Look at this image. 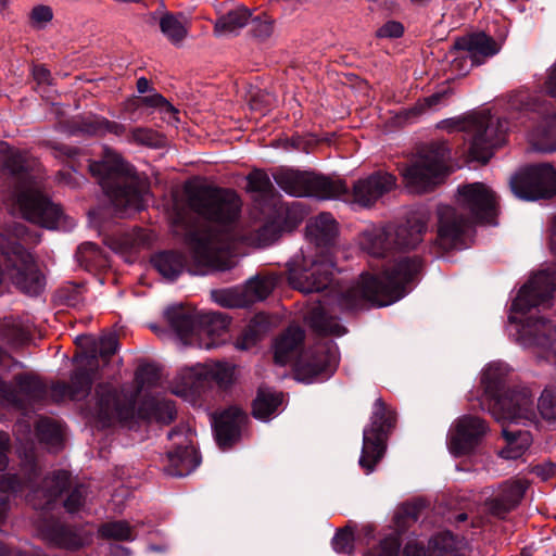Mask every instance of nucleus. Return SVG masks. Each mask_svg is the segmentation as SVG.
Masks as SVG:
<instances>
[{
    "mask_svg": "<svg viewBox=\"0 0 556 556\" xmlns=\"http://www.w3.org/2000/svg\"><path fill=\"white\" fill-rule=\"evenodd\" d=\"M544 139L542 141V149L546 151L556 150V117H554L544 131Z\"/></svg>",
    "mask_w": 556,
    "mask_h": 556,
    "instance_id": "obj_58",
    "label": "nucleus"
},
{
    "mask_svg": "<svg viewBox=\"0 0 556 556\" xmlns=\"http://www.w3.org/2000/svg\"><path fill=\"white\" fill-rule=\"evenodd\" d=\"M152 265L167 280H174L184 270L186 262L178 252H162L153 256Z\"/></svg>",
    "mask_w": 556,
    "mask_h": 556,
    "instance_id": "obj_32",
    "label": "nucleus"
},
{
    "mask_svg": "<svg viewBox=\"0 0 556 556\" xmlns=\"http://www.w3.org/2000/svg\"><path fill=\"white\" fill-rule=\"evenodd\" d=\"M195 369L197 365L181 369L172 384V392L175 395L192 403L197 401L207 387V383H203L200 388H197V390H191L192 384L195 382V378L193 377L197 371Z\"/></svg>",
    "mask_w": 556,
    "mask_h": 556,
    "instance_id": "obj_30",
    "label": "nucleus"
},
{
    "mask_svg": "<svg viewBox=\"0 0 556 556\" xmlns=\"http://www.w3.org/2000/svg\"><path fill=\"white\" fill-rule=\"evenodd\" d=\"M85 500V491L83 489H75L67 497L64 506L67 511L74 513L79 509Z\"/></svg>",
    "mask_w": 556,
    "mask_h": 556,
    "instance_id": "obj_59",
    "label": "nucleus"
},
{
    "mask_svg": "<svg viewBox=\"0 0 556 556\" xmlns=\"http://www.w3.org/2000/svg\"><path fill=\"white\" fill-rule=\"evenodd\" d=\"M457 204L460 212L450 205L438 207L435 243L445 251L458 247L464 233L473 223L493 224L496 216V197L482 182L459 187Z\"/></svg>",
    "mask_w": 556,
    "mask_h": 556,
    "instance_id": "obj_2",
    "label": "nucleus"
},
{
    "mask_svg": "<svg viewBox=\"0 0 556 556\" xmlns=\"http://www.w3.org/2000/svg\"><path fill=\"white\" fill-rule=\"evenodd\" d=\"M25 458L28 463L27 466L29 467L30 473L27 481L24 483L18 481L14 475H0V521L5 518L8 511V496L4 495V493L23 491L24 486L33 488V476L37 475L36 466L33 463V456L28 459V456L26 455Z\"/></svg>",
    "mask_w": 556,
    "mask_h": 556,
    "instance_id": "obj_28",
    "label": "nucleus"
},
{
    "mask_svg": "<svg viewBox=\"0 0 556 556\" xmlns=\"http://www.w3.org/2000/svg\"><path fill=\"white\" fill-rule=\"evenodd\" d=\"M447 130H463L472 136L469 153L472 160L485 164L496 148L505 141L504 124L494 119L489 111L471 113L463 118H451L440 123Z\"/></svg>",
    "mask_w": 556,
    "mask_h": 556,
    "instance_id": "obj_10",
    "label": "nucleus"
},
{
    "mask_svg": "<svg viewBox=\"0 0 556 556\" xmlns=\"http://www.w3.org/2000/svg\"><path fill=\"white\" fill-rule=\"evenodd\" d=\"M403 34L404 26L396 21H388L377 30V36L380 38H400Z\"/></svg>",
    "mask_w": 556,
    "mask_h": 556,
    "instance_id": "obj_56",
    "label": "nucleus"
},
{
    "mask_svg": "<svg viewBox=\"0 0 556 556\" xmlns=\"http://www.w3.org/2000/svg\"><path fill=\"white\" fill-rule=\"evenodd\" d=\"M192 211L207 219L212 226L191 233L188 244L191 251L189 271L204 275L213 270H227L235 266L232 244L241 239L248 245L262 248L271 244L280 233V226L270 222L249 236H240L238 224L242 202L230 189L195 187L187 190Z\"/></svg>",
    "mask_w": 556,
    "mask_h": 556,
    "instance_id": "obj_1",
    "label": "nucleus"
},
{
    "mask_svg": "<svg viewBox=\"0 0 556 556\" xmlns=\"http://www.w3.org/2000/svg\"><path fill=\"white\" fill-rule=\"evenodd\" d=\"M0 162L13 175H21L18 187L14 193V204L22 216L46 228H58L62 211L51 203L39 190L37 182L27 172L26 154L13 152L7 143H0Z\"/></svg>",
    "mask_w": 556,
    "mask_h": 556,
    "instance_id": "obj_6",
    "label": "nucleus"
},
{
    "mask_svg": "<svg viewBox=\"0 0 556 556\" xmlns=\"http://www.w3.org/2000/svg\"><path fill=\"white\" fill-rule=\"evenodd\" d=\"M53 17L50 7L39 4L33 8L29 13L30 25L35 28H43Z\"/></svg>",
    "mask_w": 556,
    "mask_h": 556,
    "instance_id": "obj_53",
    "label": "nucleus"
},
{
    "mask_svg": "<svg viewBox=\"0 0 556 556\" xmlns=\"http://www.w3.org/2000/svg\"><path fill=\"white\" fill-rule=\"evenodd\" d=\"M275 280L270 277L265 278H256L253 280H250L247 285V295L250 298V300H264L269 295L271 290L274 289Z\"/></svg>",
    "mask_w": 556,
    "mask_h": 556,
    "instance_id": "obj_47",
    "label": "nucleus"
},
{
    "mask_svg": "<svg viewBox=\"0 0 556 556\" xmlns=\"http://www.w3.org/2000/svg\"><path fill=\"white\" fill-rule=\"evenodd\" d=\"M510 187L523 200L551 198L556 193V170L549 164L530 166L511 179Z\"/></svg>",
    "mask_w": 556,
    "mask_h": 556,
    "instance_id": "obj_17",
    "label": "nucleus"
},
{
    "mask_svg": "<svg viewBox=\"0 0 556 556\" xmlns=\"http://www.w3.org/2000/svg\"><path fill=\"white\" fill-rule=\"evenodd\" d=\"M29 327L21 320L7 317L0 321V338L12 345H20L29 339Z\"/></svg>",
    "mask_w": 556,
    "mask_h": 556,
    "instance_id": "obj_36",
    "label": "nucleus"
},
{
    "mask_svg": "<svg viewBox=\"0 0 556 556\" xmlns=\"http://www.w3.org/2000/svg\"><path fill=\"white\" fill-rule=\"evenodd\" d=\"M92 175L100 176V185L117 210L138 211L143 206V192L132 176L131 167L122 156L109 151L101 162L90 164Z\"/></svg>",
    "mask_w": 556,
    "mask_h": 556,
    "instance_id": "obj_8",
    "label": "nucleus"
},
{
    "mask_svg": "<svg viewBox=\"0 0 556 556\" xmlns=\"http://www.w3.org/2000/svg\"><path fill=\"white\" fill-rule=\"evenodd\" d=\"M250 16V11L244 7L229 11L216 20L214 25L215 36L220 37L236 34L248 24Z\"/></svg>",
    "mask_w": 556,
    "mask_h": 556,
    "instance_id": "obj_29",
    "label": "nucleus"
},
{
    "mask_svg": "<svg viewBox=\"0 0 556 556\" xmlns=\"http://www.w3.org/2000/svg\"><path fill=\"white\" fill-rule=\"evenodd\" d=\"M140 102L143 108H155L160 110L162 103H164L165 98L160 93H153L146 97H140Z\"/></svg>",
    "mask_w": 556,
    "mask_h": 556,
    "instance_id": "obj_63",
    "label": "nucleus"
},
{
    "mask_svg": "<svg viewBox=\"0 0 556 556\" xmlns=\"http://www.w3.org/2000/svg\"><path fill=\"white\" fill-rule=\"evenodd\" d=\"M338 362L337 350L331 342L318 343L295 363L296 372L304 378L331 372Z\"/></svg>",
    "mask_w": 556,
    "mask_h": 556,
    "instance_id": "obj_20",
    "label": "nucleus"
},
{
    "mask_svg": "<svg viewBox=\"0 0 556 556\" xmlns=\"http://www.w3.org/2000/svg\"><path fill=\"white\" fill-rule=\"evenodd\" d=\"M421 269L418 257H400L380 276L363 274L359 280L337 298V305L342 311L364 308L368 305L387 306L406 293V285Z\"/></svg>",
    "mask_w": 556,
    "mask_h": 556,
    "instance_id": "obj_4",
    "label": "nucleus"
},
{
    "mask_svg": "<svg viewBox=\"0 0 556 556\" xmlns=\"http://www.w3.org/2000/svg\"><path fill=\"white\" fill-rule=\"evenodd\" d=\"M545 89L549 96L556 97V65L548 73Z\"/></svg>",
    "mask_w": 556,
    "mask_h": 556,
    "instance_id": "obj_64",
    "label": "nucleus"
},
{
    "mask_svg": "<svg viewBox=\"0 0 556 556\" xmlns=\"http://www.w3.org/2000/svg\"><path fill=\"white\" fill-rule=\"evenodd\" d=\"M36 433L39 441L46 444L49 450L59 448L63 442L61 425L48 418H41L37 421Z\"/></svg>",
    "mask_w": 556,
    "mask_h": 556,
    "instance_id": "obj_38",
    "label": "nucleus"
},
{
    "mask_svg": "<svg viewBox=\"0 0 556 556\" xmlns=\"http://www.w3.org/2000/svg\"><path fill=\"white\" fill-rule=\"evenodd\" d=\"M168 465L165 470L170 476L182 477L193 471L199 463V456L192 445L178 446L167 453Z\"/></svg>",
    "mask_w": 556,
    "mask_h": 556,
    "instance_id": "obj_25",
    "label": "nucleus"
},
{
    "mask_svg": "<svg viewBox=\"0 0 556 556\" xmlns=\"http://www.w3.org/2000/svg\"><path fill=\"white\" fill-rule=\"evenodd\" d=\"M338 223L329 213L312 217L306 225L307 239L319 249L313 257H294L289 264L288 280L296 290L304 293L319 292L326 289L334 270V261L330 249L338 236Z\"/></svg>",
    "mask_w": 556,
    "mask_h": 556,
    "instance_id": "obj_3",
    "label": "nucleus"
},
{
    "mask_svg": "<svg viewBox=\"0 0 556 556\" xmlns=\"http://www.w3.org/2000/svg\"><path fill=\"white\" fill-rule=\"evenodd\" d=\"M503 434L507 445L501 451L500 455L505 459L521 457L532 441L530 433L527 431L514 432L505 428Z\"/></svg>",
    "mask_w": 556,
    "mask_h": 556,
    "instance_id": "obj_35",
    "label": "nucleus"
},
{
    "mask_svg": "<svg viewBox=\"0 0 556 556\" xmlns=\"http://www.w3.org/2000/svg\"><path fill=\"white\" fill-rule=\"evenodd\" d=\"M10 446V438L8 433L0 431V471L8 466V452Z\"/></svg>",
    "mask_w": 556,
    "mask_h": 556,
    "instance_id": "obj_62",
    "label": "nucleus"
},
{
    "mask_svg": "<svg viewBox=\"0 0 556 556\" xmlns=\"http://www.w3.org/2000/svg\"><path fill=\"white\" fill-rule=\"evenodd\" d=\"M450 149L445 142L424 147L417 156L401 169L405 187L413 193H425L439 185L448 173Z\"/></svg>",
    "mask_w": 556,
    "mask_h": 556,
    "instance_id": "obj_12",
    "label": "nucleus"
},
{
    "mask_svg": "<svg viewBox=\"0 0 556 556\" xmlns=\"http://www.w3.org/2000/svg\"><path fill=\"white\" fill-rule=\"evenodd\" d=\"M306 319L317 332L334 336H342L345 332L344 327L336 318L329 316L323 305L312 308Z\"/></svg>",
    "mask_w": 556,
    "mask_h": 556,
    "instance_id": "obj_33",
    "label": "nucleus"
},
{
    "mask_svg": "<svg viewBox=\"0 0 556 556\" xmlns=\"http://www.w3.org/2000/svg\"><path fill=\"white\" fill-rule=\"evenodd\" d=\"M396 187V177L386 172H376L365 178L358 179L350 194L346 187V194L339 197L340 199L352 200L364 206H372L382 195L390 192Z\"/></svg>",
    "mask_w": 556,
    "mask_h": 556,
    "instance_id": "obj_19",
    "label": "nucleus"
},
{
    "mask_svg": "<svg viewBox=\"0 0 556 556\" xmlns=\"http://www.w3.org/2000/svg\"><path fill=\"white\" fill-rule=\"evenodd\" d=\"M448 98V91L444 90L441 92L433 93L416 103L412 109L414 115L421 114L427 110L433 109L439 104L443 103Z\"/></svg>",
    "mask_w": 556,
    "mask_h": 556,
    "instance_id": "obj_51",
    "label": "nucleus"
},
{
    "mask_svg": "<svg viewBox=\"0 0 556 556\" xmlns=\"http://www.w3.org/2000/svg\"><path fill=\"white\" fill-rule=\"evenodd\" d=\"M140 101V97H132L128 99L123 105L124 113L128 114L132 119H138L140 116L139 113L143 109Z\"/></svg>",
    "mask_w": 556,
    "mask_h": 556,
    "instance_id": "obj_61",
    "label": "nucleus"
},
{
    "mask_svg": "<svg viewBox=\"0 0 556 556\" xmlns=\"http://www.w3.org/2000/svg\"><path fill=\"white\" fill-rule=\"evenodd\" d=\"M79 131L97 136L113 134L119 137L125 135L126 127L119 123L111 122L104 117L90 116L81 123Z\"/></svg>",
    "mask_w": 556,
    "mask_h": 556,
    "instance_id": "obj_37",
    "label": "nucleus"
},
{
    "mask_svg": "<svg viewBox=\"0 0 556 556\" xmlns=\"http://www.w3.org/2000/svg\"><path fill=\"white\" fill-rule=\"evenodd\" d=\"M276 184L294 197H315L321 200L337 199L346 194V185L314 173L280 168L274 174Z\"/></svg>",
    "mask_w": 556,
    "mask_h": 556,
    "instance_id": "obj_14",
    "label": "nucleus"
},
{
    "mask_svg": "<svg viewBox=\"0 0 556 556\" xmlns=\"http://www.w3.org/2000/svg\"><path fill=\"white\" fill-rule=\"evenodd\" d=\"M394 421V413L387 407L382 399H377L374 403L370 425L364 429L363 433L359 466L366 473L372 472L376 465L382 458L386 451L388 431Z\"/></svg>",
    "mask_w": 556,
    "mask_h": 556,
    "instance_id": "obj_15",
    "label": "nucleus"
},
{
    "mask_svg": "<svg viewBox=\"0 0 556 556\" xmlns=\"http://www.w3.org/2000/svg\"><path fill=\"white\" fill-rule=\"evenodd\" d=\"M267 329L265 317L256 316L247 326L245 330L236 341V348L239 350H249L254 346Z\"/></svg>",
    "mask_w": 556,
    "mask_h": 556,
    "instance_id": "obj_41",
    "label": "nucleus"
},
{
    "mask_svg": "<svg viewBox=\"0 0 556 556\" xmlns=\"http://www.w3.org/2000/svg\"><path fill=\"white\" fill-rule=\"evenodd\" d=\"M538 409L545 419H556V384L547 387L538 402Z\"/></svg>",
    "mask_w": 556,
    "mask_h": 556,
    "instance_id": "obj_48",
    "label": "nucleus"
},
{
    "mask_svg": "<svg viewBox=\"0 0 556 556\" xmlns=\"http://www.w3.org/2000/svg\"><path fill=\"white\" fill-rule=\"evenodd\" d=\"M503 369L500 365H490L482 375L488 409L501 421L519 422L535 418L534 394L526 387L500 394L503 389Z\"/></svg>",
    "mask_w": 556,
    "mask_h": 556,
    "instance_id": "obj_9",
    "label": "nucleus"
},
{
    "mask_svg": "<svg viewBox=\"0 0 556 556\" xmlns=\"http://www.w3.org/2000/svg\"><path fill=\"white\" fill-rule=\"evenodd\" d=\"M87 414L102 427H109L134 417V401L117 393L109 383L99 384L88 403Z\"/></svg>",
    "mask_w": 556,
    "mask_h": 556,
    "instance_id": "obj_16",
    "label": "nucleus"
},
{
    "mask_svg": "<svg viewBox=\"0 0 556 556\" xmlns=\"http://www.w3.org/2000/svg\"><path fill=\"white\" fill-rule=\"evenodd\" d=\"M527 483L521 479H514L500 485L496 495L490 501V509L494 515L502 516L515 508L523 497Z\"/></svg>",
    "mask_w": 556,
    "mask_h": 556,
    "instance_id": "obj_22",
    "label": "nucleus"
},
{
    "mask_svg": "<svg viewBox=\"0 0 556 556\" xmlns=\"http://www.w3.org/2000/svg\"><path fill=\"white\" fill-rule=\"evenodd\" d=\"M354 535L349 529L338 531L332 541V546L337 553L351 554L354 548Z\"/></svg>",
    "mask_w": 556,
    "mask_h": 556,
    "instance_id": "obj_52",
    "label": "nucleus"
},
{
    "mask_svg": "<svg viewBox=\"0 0 556 556\" xmlns=\"http://www.w3.org/2000/svg\"><path fill=\"white\" fill-rule=\"evenodd\" d=\"M99 255V248L91 242H85L80 244L76 253L78 262L80 264H85L86 266L96 262Z\"/></svg>",
    "mask_w": 556,
    "mask_h": 556,
    "instance_id": "obj_55",
    "label": "nucleus"
},
{
    "mask_svg": "<svg viewBox=\"0 0 556 556\" xmlns=\"http://www.w3.org/2000/svg\"><path fill=\"white\" fill-rule=\"evenodd\" d=\"M70 481V473L65 470L56 471L52 477H48L45 480V490H33V495L28 494L27 498L33 503L35 507H40V504L34 502V497L38 493H42L46 498V505L51 504L59 494L66 488Z\"/></svg>",
    "mask_w": 556,
    "mask_h": 556,
    "instance_id": "obj_34",
    "label": "nucleus"
},
{
    "mask_svg": "<svg viewBox=\"0 0 556 556\" xmlns=\"http://www.w3.org/2000/svg\"><path fill=\"white\" fill-rule=\"evenodd\" d=\"M160 378V368L154 364H142L136 371V382L140 390L156 384Z\"/></svg>",
    "mask_w": 556,
    "mask_h": 556,
    "instance_id": "obj_49",
    "label": "nucleus"
},
{
    "mask_svg": "<svg viewBox=\"0 0 556 556\" xmlns=\"http://www.w3.org/2000/svg\"><path fill=\"white\" fill-rule=\"evenodd\" d=\"M247 414L237 406H231L222 412L214 419V430L218 445L223 448L230 446L239 438Z\"/></svg>",
    "mask_w": 556,
    "mask_h": 556,
    "instance_id": "obj_21",
    "label": "nucleus"
},
{
    "mask_svg": "<svg viewBox=\"0 0 556 556\" xmlns=\"http://www.w3.org/2000/svg\"><path fill=\"white\" fill-rule=\"evenodd\" d=\"M486 432L483 420L475 416L456 419L448 433V450L455 456L469 454Z\"/></svg>",
    "mask_w": 556,
    "mask_h": 556,
    "instance_id": "obj_18",
    "label": "nucleus"
},
{
    "mask_svg": "<svg viewBox=\"0 0 556 556\" xmlns=\"http://www.w3.org/2000/svg\"><path fill=\"white\" fill-rule=\"evenodd\" d=\"M56 543L66 548H77L84 544V540L78 538L71 530L61 529V535Z\"/></svg>",
    "mask_w": 556,
    "mask_h": 556,
    "instance_id": "obj_57",
    "label": "nucleus"
},
{
    "mask_svg": "<svg viewBox=\"0 0 556 556\" xmlns=\"http://www.w3.org/2000/svg\"><path fill=\"white\" fill-rule=\"evenodd\" d=\"M154 239V235L144 229H136L122 236L118 245L113 247L121 253L137 252L141 248L149 247Z\"/></svg>",
    "mask_w": 556,
    "mask_h": 556,
    "instance_id": "obj_39",
    "label": "nucleus"
},
{
    "mask_svg": "<svg viewBox=\"0 0 556 556\" xmlns=\"http://www.w3.org/2000/svg\"><path fill=\"white\" fill-rule=\"evenodd\" d=\"M161 33L174 46H180L188 37L191 27L190 20L184 14L166 12L159 21Z\"/></svg>",
    "mask_w": 556,
    "mask_h": 556,
    "instance_id": "obj_27",
    "label": "nucleus"
},
{
    "mask_svg": "<svg viewBox=\"0 0 556 556\" xmlns=\"http://www.w3.org/2000/svg\"><path fill=\"white\" fill-rule=\"evenodd\" d=\"M282 393L271 391L268 388H260L253 401V415L257 419L265 420L274 415L282 404Z\"/></svg>",
    "mask_w": 556,
    "mask_h": 556,
    "instance_id": "obj_31",
    "label": "nucleus"
},
{
    "mask_svg": "<svg viewBox=\"0 0 556 556\" xmlns=\"http://www.w3.org/2000/svg\"><path fill=\"white\" fill-rule=\"evenodd\" d=\"M271 184L266 173L254 170L248 176V189L253 192L266 194Z\"/></svg>",
    "mask_w": 556,
    "mask_h": 556,
    "instance_id": "obj_50",
    "label": "nucleus"
},
{
    "mask_svg": "<svg viewBox=\"0 0 556 556\" xmlns=\"http://www.w3.org/2000/svg\"><path fill=\"white\" fill-rule=\"evenodd\" d=\"M456 544L451 533H441L431 540L429 556H458Z\"/></svg>",
    "mask_w": 556,
    "mask_h": 556,
    "instance_id": "obj_46",
    "label": "nucleus"
},
{
    "mask_svg": "<svg viewBox=\"0 0 556 556\" xmlns=\"http://www.w3.org/2000/svg\"><path fill=\"white\" fill-rule=\"evenodd\" d=\"M16 393L36 400L45 393L41 380L34 374H24L15 378Z\"/></svg>",
    "mask_w": 556,
    "mask_h": 556,
    "instance_id": "obj_44",
    "label": "nucleus"
},
{
    "mask_svg": "<svg viewBox=\"0 0 556 556\" xmlns=\"http://www.w3.org/2000/svg\"><path fill=\"white\" fill-rule=\"evenodd\" d=\"M148 407L140 410V415L144 418L155 419L162 424H168L174 420L176 408L174 403L168 400H152L147 403Z\"/></svg>",
    "mask_w": 556,
    "mask_h": 556,
    "instance_id": "obj_40",
    "label": "nucleus"
},
{
    "mask_svg": "<svg viewBox=\"0 0 556 556\" xmlns=\"http://www.w3.org/2000/svg\"><path fill=\"white\" fill-rule=\"evenodd\" d=\"M252 33L255 37L267 38L273 33V20L267 14L252 18Z\"/></svg>",
    "mask_w": 556,
    "mask_h": 556,
    "instance_id": "obj_54",
    "label": "nucleus"
},
{
    "mask_svg": "<svg viewBox=\"0 0 556 556\" xmlns=\"http://www.w3.org/2000/svg\"><path fill=\"white\" fill-rule=\"evenodd\" d=\"M303 339L304 332L300 327H289L275 343V362L279 365L293 362Z\"/></svg>",
    "mask_w": 556,
    "mask_h": 556,
    "instance_id": "obj_26",
    "label": "nucleus"
},
{
    "mask_svg": "<svg viewBox=\"0 0 556 556\" xmlns=\"http://www.w3.org/2000/svg\"><path fill=\"white\" fill-rule=\"evenodd\" d=\"M429 217L425 214L414 215L407 224L394 229L391 225L370 224L358 236L359 247L368 254L381 256L392 244L413 249L422 241Z\"/></svg>",
    "mask_w": 556,
    "mask_h": 556,
    "instance_id": "obj_11",
    "label": "nucleus"
},
{
    "mask_svg": "<svg viewBox=\"0 0 556 556\" xmlns=\"http://www.w3.org/2000/svg\"><path fill=\"white\" fill-rule=\"evenodd\" d=\"M556 289L555 279L547 271L535 274L518 292L511 304L510 323H519L518 339L526 346L549 348L556 342V325L551 320L534 318L522 320L517 315L532 308L548 307Z\"/></svg>",
    "mask_w": 556,
    "mask_h": 556,
    "instance_id": "obj_5",
    "label": "nucleus"
},
{
    "mask_svg": "<svg viewBox=\"0 0 556 556\" xmlns=\"http://www.w3.org/2000/svg\"><path fill=\"white\" fill-rule=\"evenodd\" d=\"M195 374V382L191 390H197L203 383L207 386L215 381L219 387H227L231 383L235 374V367L226 363H206L198 364Z\"/></svg>",
    "mask_w": 556,
    "mask_h": 556,
    "instance_id": "obj_23",
    "label": "nucleus"
},
{
    "mask_svg": "<svg viewBox=\"0 0 556 556\" xmlns=\"http://www.w3.org/2000/svg\"><path fill=\"white\" fill-rule=\"evenodd\" d=\"M127 140L130 143L141 144L149 148H160L165 144V138L150 128L137 127L129 131Z\"/></svg>",
    "mask_w": 556,
    "mask_h": 556,
    "instance_id": "obj_45",
    "label": "nucleus"
},
{
    "mask_svg": "<svg viewBox=\"0 0 556 556\" xmlns=\"http://www.w3.org/2000/svg\"><path fill=\"white\" fill-rule=\"evenodd\" d=\"M399 548L400 543L396 538H387L381 542L377 556H400ZM402 556H426V553L424 547L416 543H409L405 546Z\"/></svg>",
    "mask_w": 556,
    "mask_h": 556,
    "instance_id": "obj_43",
    "label": "nucleus"
},
{
    "mask_svg": "<svg viewBox=\"0 0 556 556\" xmlns=\"http://www.w3.org/2000/svg\"><path fill=\"white\" fill-rule=\"evenodd\" d=\"M456 46L459 49L466 50L472 62L477 65L483 63L486 58L495 55L500 50L496 41L483 33L463 38L457 41Z\"/></svg>",
    "mask_w": 556,
    "mask_h": 556,
    "instance_id": "obj_24",
    "label": "nucleus"
},
{
    "mask_svg": "<svg viewBox=\"0 0 556 556\" xmlns=\"http://www.w3.org/2000/svg\"><path fill=\"white\" fill-rule=\"evenodd\" d=\"M117 340L114 336H106L93 344L88 351H81L75 355L77 370L71 377V382H56L53 384L51 394L56 401L80 400L86 396L90 389L92 375L98 367V356L106 362L116 352Z\"/></svg>",
    "mask_w": 556,
    "mask_h": 556,
    "instance_id": "obj_13",
    "label": "nucleus"
},
{
    "mask_svg": "<svg viewBox=\"0 0 556 556\" xmlns=\"http://www.w3.org/2000/svg\"><path fill=\"white\" fill-rule=\"evenodd\" d=\"M159 112L162 115V118L168 124L174 125L179 122L178 110L174 108L166 99L164 100V103H162Z\"/></svg>",
    "mask_w": 556,
    "mask_h": 556,
    "instance_id": "obj_60",
    "label": "nucleus"
},
{
    "mask_svg": "<svg viewBox=\"0 0 556 556\" xmlns=\"http://www.w3.org/2000/svg\"><path fill=\"white\" fill-rule=\"evenodd\" d=\"M99 534L106 540L132 541L136 538L135 529L127 521H110L99 528Z\"/></svg>",
    "mask_w": 556,
    "mask_h": 556,
    "instance_id": "obj_42",
    "label": "nucleus"
},
{
    "mask_svg": "<svg viewBox=\"0 0 556 556\" xmlns=\"http://www.w3.org/2000/svg\"><path fill=\"white\" fill-rule=\"evenodd\" d=\"M166 317L185 344L212 349L228 336L229 321L219 313H199L179 305L169 307Z\"/></svg>",
    "mask_w": 556,
    "mask_h": 556,
    "instance_id": "obj_7",
    "label": "nucleus"
}]
</instances>
